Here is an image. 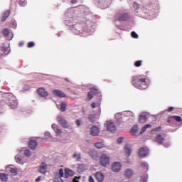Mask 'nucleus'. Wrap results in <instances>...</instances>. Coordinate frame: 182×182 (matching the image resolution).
Here are the masks:
<instances>
[{"mask_svg":"<svg viewBox=\"0 0 182 182\" xmlns=\"http://www.w3.org/2000/svg\"><path fill=\"white\" fill-rule=\"evenodd\" d=\"M132 85L134 86V87L140 89L141 90L147 87L146 86V78L134 77L132 79Z\"/></svg>","mask_w":182,"mask_h":182,"instance_id":"f257e3e1","label":"nucleus"},{"mask_svg":"<svg viewBox=\"0 0 182 182\" xmlns=\"http://www.w3.org/2000/svg\"><path fill=\"white\" fill-rule=\"evenodd\" d=\"M8 105L11 109H16L18 107V101H16L15 96L12 94H9L8 97Z\"/></svg>","mask_w":182,"mask_h":182,"instance_id":"f03ea898","label":"nucleus"},{"mask_svg":"<svg viewBox=\"0 0 182 182\" xmlns=\"http://www.w3.org/2000/svg\"><path fill=\"white\" fill-rule=\"evenodd\" d=\"M100 163L103 167H107L108 164H110V156L106 154H103L100 157Z\"/></svg>","mask_w":182,"mask_h":182,"instance_id":"7ed1b4c3","label":"nucleus"},{"mask_svg":"<svg viewBox=\"0 0 182 182\" xmlns=\"http://www.w3.org/2000/svg\"><path fill=\"white\" fill-rule=\"evenodd\" d=\"M57 120L58 123L63 127V129H69V123L62 117H58Z\"/></svg>","mask_w":182,"mask_h":182,"instance_id":"20e7f679","label":"nucleus"},{"mask_svg":"<svg viewBox=\"0 0 182 182\" xmlns=\"http://www.w3.org/2000/svg\"><path fill=\"white\" fill-rule=\"evenodd\" d=\"M132 151H133V149L131 145L127 144L124 146V153L127 157H130V156H132Z\"/></svg>","mask_w":182,"mask_h":182,"instance_id":"39448f33","label":"nucleus"},{"mask_svg":"<svg viewBox=\"0 0 182 182\" xmlns=\"http://www.w3.org/2000/svg\"><path fill=\"white\" fill-rule=\"evenodd\" d=\"M105 127H107V130H108V132H110L111 133H113V132H114V122L107 121L105 123Z\"/></svg>","mask_w":182,"mask_h":182,"instance_id":"423d86ee","label":"nucleus"},{"mask_svg":"<svg viewBox=\"0 0 182 182\" xmlns=\"http://www.w3.org/2000/svg\"><path fill=\"white\" fill-rule=\"evenodd\" d=\"M37 92L41 97H48L49 96V93L43 87L38 88Z\"/></svg>","mask_w":182,"mask_h":182,"instance_id":"0eeeda50","label":"nucleus"},{"mask_svg":"<svg viewBox=\"0 0 182 182\" xmlns=\"http://www.w3.org/2000/svg\"><path fill=\"white\" fill-rule=\"evenodd\" d=\"M38 171L41 174H46L48 173V165L43 162L38 168Z\"/></svg>","mask_w":182,"mask_h":182,"instance_id":"6e6552de","label":"nucleus"},{"mask_svg":"<svg viewBox=\"0 0 182 182\" xmlns=\"http://www.w3.org/2000/svg\"><path fill=\"white\" fill-rule=\"evenodd\" d=\"M53 95L57 97H66V94L60 91V90H54L53 91Z\"/></svg>","mask_w":182,"mask_h":182,"instance_id":"1a4fd4ad","label":"nucleus"},{"mask_svg":"<svg viewBox=\"0 0 182 182\" xmlns=\"http://www.w3.org/2000/svg\"><path fill=\"white\" fill-rule=\"evenodd\" d=\"M64 176L65 178H68V177L75 176V172L73 170L67 168L65 169Z\"/></svg>","mask_w":182,"mask_h":182,"instance_id":"9d476101","label":"nucleus"},{"mask_svg":"<svg viewBox=\"0 0 182 182\" xmlns=\"http://www.w3.org/2000/svg\"><path fill=\"white\" fill-rule=\"evenodd\" d=\"M149 154V149L146 148H141L139 151V156L140 157H146Z\"/></svg>","mask_w":182,"mask_h":182,"instance_id":"9b49d317","label":"nucleus"},{"mask_svg":"<svg viewBox=\"0 0 182 182\" xmlns=\"http://www.w3.org/2000/svg\"><path fill=\"white\" fill-rule=\"evenodd\" d=\"M95 178L99 182H102L105 180V175L102 172H97L95 173Z\"/></svg>","mask_w":182,"mask_h":182,"instance_id":"f8f14e48","label":"nucleus"},{"mask_svg":"<svg viewBox=\"0 0 182 182\" xmlns=\"http://www.w3.org/2000/svg\"><path fill=\"white\" fill-rule=\"evenodd\" d=\"M99 128L96 126H93L90 129V134L92 136H99Z\"/></svg>","mask_w":182,"mask_h":182,"instance_id":"ddd939ff","label":"nucleus"},{"mask_svg":"<svg viewBox=\"0 0 182 182\" xmlns=\"http://www.w3.org/2000/svg\"><path fill=\"white\" fill-rule=\"evenodd\" d=\"M36 146H38V141L33 139L30 141L28 146L31 150H35L36 149Z\"/></svg>","mask_w":182,"mask_h":182,"instance_id":"4468645a","label":"nucleus"},{"mask_svg":"<svg viewBox=\"0 0 182 182\" xmlns=\"http://www.w3.org/2000/svg\"><path fill=\"white\" fill-rule=\"evenodd\" d=\"M155 141L159 144H163V143H164V137L160 134H158L155 138Z\"/></svg>","mask_w":182,"mask_h":182,"instance_id":"2eb2a0df","label":"nucleus"},{"mask_svg":"<svg viewBox=\"0 0 182 182\" xmlns=\"http://www.w3.org/2000/svg\"><path fill=\"white\" fill-rule=\"evenodd\" d=\"M124 176L127 178H131V177H133V170L131 168L126 169L124 171Z\"/></svg>","mask_w":182,"mask_h":182,"instance_id":"dca6fc26","label":"nucleus"},{"mask_svg":"<svg viewBox=\"0 0 182 182\" xmlns=\"http://www.w3.org/2000/svg\"><path fill=\"white\" fill-rule=\"evenodd\" d=\"M10 14H11V10H7L6 12H4L3 14V17L1 18V22H5V21H6V18L9 16Z\"/></svg>","mask_w":182,"mask_h":182,"instance_id":"f3484780","label":"nucleus"},{"mask_svg":"<svg viewBox=\"0 0 182 182\" xmlns=\"http://www.w3.org/2000/svg\"><path fill=\"white\" fill-rule=\"evenodd\" d=\"M122 170V164L120 162L114 163V171H120Z\"/></svg>","mask_w":182,"mask_h":182,"instance_id":"a211bd4d","label":"nucleus"},{"mask_svg":"<svg viewBox=\"0 0 182 182\" xmlns=\"http://www.w3.org/2000/svg\"><path fill=\"white\" fill-rule=\"evenodd\" d=\"M147 121V116L145 114H141L139 117L140 123H146Z\"/></svg>","mask_w":182,"mask_h":182,"instance_id":"6ab92c4d","label":"nucleus"},{"mask_svg":"<svg viewBox=\"0 0 182 182\" xmlns=\"http://www.w3.org/2000/svg\"><path fill=\"white\" fill-rule=\"evenodd\" d=\"M129 16L127 14H122L118 17V21H127Z\"/></svg>","mask_w":182,"mask_h":182,"instance_id":"aec40b11","label":"nucleus"},{"mask_svg":"<svg viewBox=\"0 0 182 182\" xmlns=\"http://www.w3.org/2000/svg\"><path fill=\"white\" fill-rule=\"evenodd\" d=\"M138 130H139V126L137 124H135L131 129V133H132V134H136V133H137Z\"/></svg>","mask_w":182,"mask_h":182,"instance_id":"412c9836","label":"nucleus"},{"mask_svg":"<svg viewBox=\"0 0 182 182\" xmlns=\"http://www.w3.org/2000/svg\"><path fill=\"white\" fill-rule=\"evenodd\" d=\"M150 128H151V124H146V125H145L141 129L140 134H143V133H144V132H146V130H147V129H150Z\"/></svg>","mask_w":182,"mask_h":182,"instance_id":"4be33fe9","label":"nucleus"},{"mask_svg":"<svg viewBox=\"0 0 182 182\" xmlns=\"http://www.w3.org/2000/svg\"><path fill=\"white\" fill-rule=\"evenodd\" d=\"M66 107H68V105H66V103H65L64 102H62L60 103V110H61V112H65L66 111Z\"/></svg>","mask_w":182,"mask_h":182,"instance_id":"5701e85b","label":"nucleus"},{"mask_svg":"<svg viewBox=\"0 0 182 182\" xmlns=\"http://www.w3.org/2000/svg\"><path fill=\"white\" fill-rule=\"evenodd\" d=\"M95 146L97 149H103V147H105V144H103L102 142H97L95 144Z\"/></svg>","mask_w":182,"mask_h":182,"instance_id":"b1692460","label":"nucleus"},{"mask_svg":"<svg viewBox=\"0 0 182 182\" xmlns=\"http://www.w3.org/2000/svg\"><path fill=\"white\" fill-rule=\"evenodd\" d=\"M90 92L94 95H99V93H100V91L99 90V89H97L96 87H92L90 89Z\"/></svg>","mask_w":182,"mask_h":182,"instance_id":"393cba45","label":"nucleus"},{"mask_svg":"<svg viewBox=\"0 0 182 182\" xmlns=\"http://www.w3.org/2000/svg\"><path fill=\"white\" fill-rule=\"evenodd\" d=\"M10 173L12 174V176H16V174H18V168H10Z\"/></svg>","mask_w":182,"mask_h":182,"instance_id":"a878e982","label":"nucleus"},{"mask_svg":"<svg viewBox=\"0 0 182 182\" xmlns=\"http://www.w3.org/2000/svg\"><path fill=\"white\" fill-rule=\"evenodd\" d=\"M0 178L2 181H6L8 180V175L5 173H1Z\"/></svg>","mask_w":182,"mask_h":182,"instance_id":"bb28decb","label":"nucleus"},{"mask_svg":"<svg viewBox=\"0 0 182 182\" xmlns=\"http://www.w3.org/2000/svg\"><path fill=\"white\" fill-rule=\"evenodd\" d=\"M90 155L91 156L92 159L96 160L97 159V152H90Z\"/></svg>","mask_w":182,"mask_h":182,"instance_id":"cd10ccee","label":"nucleus"},{"mask_svg":"<svg viewBox=\"0 0 182 182\" xmlns=\"http://www.w3.org/2000/svg\"><path fill=\"white\" fill-rule=\"evenodd\" d=\"M93 96H95V94L90 91L87 94L88 100H92L93 99Z\"/></svg>","mask_w":182,"mask_h":182,"instance_id":"c85d7f7f","label":"nucleus"},{"mask_svg":"<svg viewBox=\"0 0 182 182\" xmlns=\"http://www.w3.org/2000/svg\"><path fill=\"white\" fill-rule=\"evenodd\" d=\"M24 156H26L27 157H29L31 154H32V152L29 149H26L23 152Z\"/></svg>","mask_w":182,"mask_h":182,"instance_id":"c756f323","label":"nucleus"},{"mask_svg":"<svg viewBox=\"0 0 182 182\" xmlns=\"http://www.w3.org/2000/svg\"><path fill=\"white\" fill-rule=\"evenodd\" d=\"M73 157L74 159H76L77 161H79V160H80L81 157H80V154H74Z\"/></svg>","mask_w":182,"mask_h":182,"instance_id":"7c9ffc66","label":"nucleus"},{"mask_svg":"<svg viewBox=\"0 0 182 182\" xmlns=\"http://www.w3.org/2000/svg\"><path fill=\"white\" fill-rule=\"evenodd\" d=\"M2 32L4 36H9V30L8 28L3 29Z\"/></svg>","mask_w":182,"mask_h":182,"instance_id":"2f4dec72","label":"nucleus"},{"mask_svg":"<svg viewBox=\"0 0 182 182\" xmlns=\"http://www.w3.org/2000/svg\"><path fill=\"white\" fill-rule=\"evenodd\" d=\"M88 119H89L90 122L93 123V122H95V114H90L88 117Z\"/></svg>","mask_w":182,"mask_h":182,"instance_id":"473e14b6","label":"nucleus"},{"mask_svg":"<svg viewBox=\"0 0 182 182\" xmlns=\"http://www.w3.org/2000/svg\"><path fill=\"white\" fill-rule=\"evenodd\" d=\"M171 117L176 120V122H181V117L180 116H172Z\"/></svg>","mask_w":182,"mask_h":182,"instance_id":"72a5a7b5","label":"nucleus"},{"mask_svg":"<svg viewBox=\"0 0 182 182\" xmlns=\"http://www.w3.org/2000/svg\"><path fill=\"white\" fill-rule=\"evenodd\" d=\"M123 140H124V136H120L119 138H118L117 141L118 144H122V143H123Z\"/></svg>","mask_w":182,"mask_h":182,"instance_id":"f704fd0d","label":"nucleus"},{"mask_svg":"<svg viewBox=\"0 0 182 182\" xmlns=\"http://www.w3.org/2000/svg\"><path fill=\"white\" fill-rule=\"evenodd\" d=\"M19 5H21V6H25L26 5V0H20Z\"/></svg>","mask_w":182,"mask_h":182,"instance_id":"c9c22d12","label":"nucleus"},{"mask_svg":"<svg viewBox=\"0 0 182 182\" xmlns=\"http://www.w3.org/2000/svg\"><path fill=\"white\" fill-rule=\"evenodd\" d=\"M16 161L18 163V164H23V163H22V159L20 157L16 156Z\"/></svg>","mask_w":182,"mask_h":182,"instance_id":"e433bc0d","label":"nucleus"},{"mask_svg":"<svg viewBox=\"0 0 182 182\" xmlns=\"http://www.w3.org/2000/svg\"><path fill=\"white\" fill-rule=\"evenodd\" d=\"M131 36L134 38L135 39H137V38H139V35H137V33L134 31H132L131 33Z\"/></svg>","mask_w":182,"mask_h":182,"instance_id":"4c0bfd02","label":"nucleus"},{"mask_svg":"<svg viewBox=\"0 0 182 182\" xmlns=\"http://www.w3.org/2000/svg\"><path fill=\"white\" fill-rule=\"evenodd\" d=\"M141 167H145L146 170L149 169V165L146 162H141Z\"/></svg>","mask_w":182,"mask_h":182,"instance_id":"58836bf2","label":"nucleus"},{"mask_svg":"<svg viewBox=\"0 0 182 182\" xmlns=\"http://www.w3.org/2000/svg\"><path fill=\"white\" fill-rule=\"evenodd\" d=\"M59 177H63L65 176V173H63V169L60 168L58 172Z\"/></svg>","mask_w":182,"mask_h":182,"instance_id":"ea45409f","label":"nucleus"},{"mask_svg":"<svg viewBox=\"0 0 182 182\" xmlns=\"http://www.w3.org/2000/svg\"><path fill=\"white\" fill-rule=\"evenodd\" d=\"M54 181L55 182H63V179H62V177L59 176L58 178H55Z\"/></svg>","mask_w":182,"mask_h":182,"instance_id":"a19ab883","label":"nucleus"},{"mask_svg":"<svg viewBox=\"0 0 182 182\" xmlns=\"http://www.w3.org/2000/svg\"><path fill=\"white\" fill-rule=\"evenodd\" d=\"M147 179H148V178L146 176H141V182H146Z\"/></svg>","mask_w":182,"mask_h":182,"instance_id":"79ce46f5","label":"nucleus"},{"mask_svg":"<svg viewBox=\"0 0 182 182\" xmlns=\"http://www.w3.org/2000/svg\"><path fill=\"white\" fill-rule=\"evenodd\" d=\"M134 65L136 68L141 66V60H138L135 62Z\"/></svg>","mask_w":182,"mask_h":182,"instance_id":"37998d69","label":"nucleus"},{"mask_svg":"<svg viewBox=\"0 0 182 182\" xmlns=\"http://www.w3.org/2000/svg\"><path fill=\"white\" fill-rule=\"evenodd\" d=\"M35 46V43L33 41L29 42L28 43V48H33Z\"/></svg>","mask_w":182,"mask_h":182,"instance_id":"c03bdc74","label":"nucleus"},{"mask_svg":"<svg viewBox=\"0 0 182 182\" xmlns=\"http://www.w3.org/2000/svg\"><path fill=\"white\" fill-rule=\"evenodd\" d=\"M44 134H45L46 137H48V139H50V137H52V135H50V133L49 132H45Z\"/></svg>","mask_w":182,"mask_h":182,"instance_id":"a18cd8bd","label":"nucleus"},{"mask_svg":"<svg viewBox=\"0 0 182 182\" xmlns=\"http://www.w3.org/2000/svg\"><path fill=\"white\" fill-rule=\"evenodd\" d=\"M55 133H56V134H58V136H60V134H62V129H57L55 130Z\"/></svg>","mask_w":182,"mask_h":182,"instance_id":"49530a36","label":"nucleus"},{"mask_svg":"<svg viewBox=\"0 0 182 182\" xmlns=\"http://www.w3.org/2000/svg\"><path fill=\"white\" fill-rule=\"evenodd\" d=\"M80 123H82V121L80 119L75 120V124L77 126H80Z\"/></svg>","mask_w":182,"mask_h":182,"instance_id":"de8ad7c7","label":"nucleus"},{"mask_svg":"<svg viewBox=\"0 0 182 182\" xmlns=\"http://www.w3.org/2000/svg\"><path fill=\"white\" fill-rule=\"evenodd\" d=\"M89 182H95V179L93 178V176H90L88 178Z\"/></svg>","mask_w":182,"mask_h":182,"instance_id":"09e8293b","label":"nucleus"},{"mask_svg":"<svg viewBox=\"0 0 182 182\" xmlns=\"http://www.w3.org/2000/svg\"><path fill=\"white\" fill-rule=\"evenodd\" d=\"M161 130V127H157L153 129L154 132H160Z\"/></svg>","mask_w":182,"mask_h":182,"instance_id":"8fccbe9b","label":"nucleus"},{"mask_svg":"<svg viewBox=\"0 0 182 182\" xmlns=\"http://www.w3.org/2000/svg\"><path fill=\"white\" fill-rule=\"evenodd\" d=\"M140 5H139L137 3H134V8H136V9H138V8H139Z\"/></svg>","mask_w":182,"mask_h":182,"instance_id":"3c124183","label":"nucleus"},{"mask_svg":"<svg viewBox=\"0 0 182 182\" xmlns=\"http://www.w3.org/2000/svg\"><path fill=\"white\" fill-rule=\"evenodd\" d=\"M6 49H8V48H6V47H2L1 48V50H2V52H4V53H6Z\"/></svg>","mask_w":182,"mask_h":182,"instance_id":"603ef678","label":"nucleus"},{"mask_svg":"<svg viewBox=\"0 0 182 182\" xmlns=\"http://www.w3.org/2000/svg\"><path fill=\"white\" fill-rule=\"evenodd\" d=\"M91 107H92V109H95L96 107V103L95 102H92L91 104Z\"/></svg>","mask_w":182,"mask_h":182,"instance_id":"864d4df0","label":"nucleus"},{"mask_svg":"<svg viewBox=\"0 0 182 182\" xmlns=\"http://www.w3.org/2000/svg\"><path fill=\"white\" fill-rule=\"evenodd\" d=\"M173 110H174V107H171L168 109V112H173Z\"/></svg>","mask_w":182,"mask_h":182,"instance_id":"5fc2aeb1","label":"nucleus"},{"mask_svg":"<svg viewBox=\"0 0 182 182\" xmlns=\"http://www.w3.org/2000/svg\"><path fill=\"white\" fill-rule=\"evenodd\" d=\"M39 181H41V176L37 177L36 179V182H39Z\"/></svg>","mask_w":182,"mask_h":182,"instance_id":"6e6d98bb","label":"nucleus"},{"mask_svg":"<svg viewBox=\"0 0 182 182\" xmlns=\"http://www.w3.org/2000/svg\"><path fill=\"white\" fill-rule=\"evenodd\" d=\"M77 0H71V4H77Z\"/></svg>","mask_w":182,"mask_h":182,"instance_id":"4d7b16f0","label":"nucleus"},{"mask_svg":"<svg viewBox=\"0 0 182 182\" xmlns=\"http://www.w3.org/2000/svg\"><path fill=\"white\" fill-rule=\"evenodd\" d=\"M51 127H52L53 129H55V127H56V124H53L51 126Z\"/></svg>","mask_w":182,"mask_h":182,"instance_id":"13d9d810","label":"nucleus"},{"mask_svg":"<svg viewBox=\"0 0 182 182\" xmlns=\"http://www.w3.org/2000/svg\"><path fill=\"white\" fill-rule=\"evenodd\" d=\"M114 166V164H112V170H113V166Z\"/></svg>","mask_w":182,"mask_h":182,"instance_id":"bf43d9fd","label":"nucleus"},{"mask_svg":"<svg viewBox=\"0 0 182 182\" xmlns=\"http://www.w3.org/2000/svg\"><path fill=\"white\" fill-rule=\"evenodd\" d=\"M80 167H83V165H80L79 168H80Z\"/></svg>","mask_w":182,"mask_h":182,"instance_id":"052dcab7","label":"nucleus"},{"mask_svg":"<svg viewBox=\"0 0 182 182\" xmlns=\"http://www.w3.org/2000/svg\"><path fill=\"white\" fill-rule=\"evenodd\" d=\"M117 124H120V122H117Z\"/></svg>","mask_w":182,"mask_h":182,"instance_id":"680f3d73","label":"nucleus"},{"mask_svg":"<svg viewBox=\"0 0 182 182\" xmlns=\"http://www.w3.org/2000/svg\"><path fill=\"white\" fill-rule=\"evenodd\" d=\"M118 119H119V120H120V117H119V118H118Z\"/></svg>","mask_w":182,"mask_h":182,"instance_id":"e2e57ef3","label":"nucleus"}]
</instances>
